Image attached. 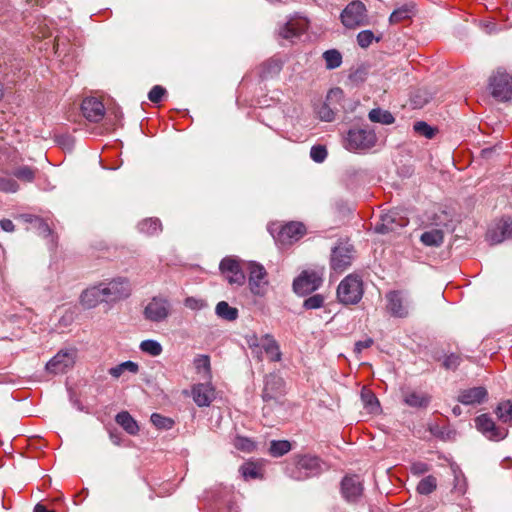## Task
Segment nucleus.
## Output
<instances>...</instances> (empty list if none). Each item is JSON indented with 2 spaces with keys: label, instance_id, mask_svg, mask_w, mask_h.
I'll return each instance as SVG.
<instances>
[{
  "label": "nucleus",
  "instance_id": "473e14b6",
  "mask_svg": "<svg viewBox=\"0 0 512 512\" xmlns=\"http://www.w3.org/2000/svg\"><path fill=\"white\" fill-rule=\"evenodd\" d=\"M216 315L226 321H235L238 318V309L230 306L226 301H220L215 307Z\"/></svg>",
  "mask_w": 512,
  "mask_h": 512
},
{
  "label": "nucleus",
  "instance_id": "864d4df0",
  "mask_svg": "<svg viewBox=\"0 0 512 512\" xmlns=\"http://www.w3.org/2000/svg\"><path fill=\"white\" fill-rule=\"evenodd\" d=\"M310 157L317 163L323 162L327 157V150L323 145H314L310 150Z\"/></svg>",
  "mask_w": 512,
  "mask_h": 512
},
{
  "label": "nucleus",
  "instance_id": "6e6552de",
  "mask_svg": "<svg viewBox=\"0 0 512 512\" xmlns=\"http://www.w3.org/2000/svg\"><path fill=\"white\" fill-rule=\"evenodd\" d=\"M170 311L169 300L161 296H155L145 306L143 316L150 322L160 323L168 318Z\"/></svg>",
  "mask_w": 512,
  "mask_h": 512
},
{
  "label": "nucleus",
  "instance_id": "4468645a",
  "mask_svg": "<svg viewBox=\"0 0 512 512\" xmlns=\"http://www.w3.org/2000/svg\"><path fill=\"white\" fill-rule=\"evenodd\" d=\"M322 284L321 276L315 271H304L293 282V289L297 294L306 295L317 290Z\"/></svg>",
  "mask_w": 512,
  "mask_h": 512
},
{
  "label": "nucleus",
  "instance_id": "a878e982",
  "mask_svg": "<svg viewBox=\"0 0 512 512\" xmlns=\"http://www.w3.org/2000/svg\"><path fill=\"white\" fill-rule=\"evenodd\" d=\"M263 351L266 353L270 361L279 362L282 358L279 344L270 334L262 336L261 354Z\"/></svg>",
  "mask_w": 512,
  "mask_h": 512
},
{
  "label": "nucleus",
  "instance_id": "7c9ffc66",
  "mask_svg": "<svg viewBox=\"0 0 512 512\" xmlns=\"http://www.w3.org/2000/svg\"><path fill=\"white\" fill-rule=\"evenodd\" d=\"M283 62L279 58H270L261 66V77L269 78L278 75L282 70Z\"/></svg>",
  "mask_w": 512,
  "mask_h": 512
},
{
  "label": "nucleus",
  "instance_id": "69168bd1",
  "mask_svg": "<svg viewBox=\"0 0 512 512\" xmlns=\"http://www.w3.org/2000/svg\"><path fill=\"white\" fill-rule=\"evenodd\" d=\"M110 439L115 445H120V436L118 434H115L113 432H110Z\"/></svg>",
  "mask_w": 512,
  "mask_h": 512
},
{
  "label": "nucleus",
  "instance_id": "ddd939ff",
  "mask_svg": "<svg viewBox=\"0 0 512 512\" xmlns=\"http://www.w3.org/2000/svg\"><path fill=\"white\" fill-rule=\"evenodd\" d=\"M219 268L229 284L242 286L245 283L246 277L237 259L225 257L220 262Z\"/></svg>",
  "mask_w": 512,
  "mask_h": 512
},
{
  "label": "nucleus",
  "instance_id": "338daca9",
  "mask_svg": "<svg viewBox=\"0 0 512 512\" xmlns=\"http://www.w3.org/2000/svg\"><path fill=\"white\" fill-rule=\"evenodd\" d=\"M452 411H453V414L456 416L461 414V409L459 406H455Z\"/></svg>",
  "mask_w": 512,
  "mask_h": 512
},
{
  "label": "nucleus",
  "instance_id": "49530a36",
  "mask_svg": "<svg viewBox=\"0 0 512 512\" xmlns=\"http://www.w3.org/2000/svg\"><path fill=\"white\" fill-rule=\"evenodd\" d=\"M36 169L29 166H21L13 171V175L23 182H33L35 179Z\"/></svg>",
  "mask_w": 512,
  "mask_h": 512
},
{
  "label": "nucleus",
  "instance_id": "6e6d98bb",
  "mask_svg": "<svg viewBox=\"0 0 512 512\" xmlns=\"http://www.w3.org/2000/svg\"><path fill=\"white\" fill-rule=\"evenodd\" d=\"M184 305L186 308L191 310H201L207 306V303L203 299L195 298V297H187L184 300Z\"/></svg>",
  "mask_w": 512,
  "mask_h": 512
},
{
  "label": "nucleus",
  "instance_id": "4be33fe9",
  "mask_svg": "<svg viewBox=\"0 0 512 512\" xmlns=\"http://www.w3.org/2000/svg\"><path fill=\"white\" fill-rule=\"evenodd\" d=\"M408 224L406 218L400 217L397 212H389L381 217V222L376 225L375 230L379 233H389L398 227L402 228Z\"/></svg>",
  "mask_w": 512,
  "mask_h": 512
},
{
  "label": "nucleus",
  "instance_id": "f257e3e1",
  "mask_svg": "<svg viewBox=\"0 0 512 512\" xmlns=\"http://www.w3.org/2000/svg\"><path fill=\"white\" fill-rule=\"evenodd\" d=\"M321 461L316 456L302 455L294 458L286 467V474L295 480H304L320 474Z\"/></svg>",
  "mask_w": 512,
  "mask_h": 512
},
{
  "label": "nucleus",
  "instance_id": "0e129e2a",
  "mask_svg": "<svg viewBox=\"0 0 512 512\" xmlns=\"http://www.w3.org/2000/svg\"><path fill=\"white\" fill-rule=\"evenodd\" d=\"M34 512H55L54 510H48L45 505L38 503L34 507Z\"/></svg>",
  "mask_w": 512,
  "mask_h": 512
},
{
  "label": "nucleus",
  "instance_id": "3c124183",
  "mask_svg": "<svg viewBox=\"0 0 512 512\" xmlns=\"http://www.w3.org/2000/svg\"><path fill=\"white\" fill-rule=\"evenodd\" d=\"M234 446L238 450L245 452H252L255 449V443L251 439L241 436L235 438Z\"/></svg>",
  "mask_w": 512,
  "mask_h": 512
},
{
  "label": "nucleus",
  "instance_id": "cd10ccee",
  "mask_svg": "<svg viewBox=\"0 0 512 512\" xmlns=\"http://www.w3.org/2000/svg\"><path fill=\"white\" fill-rule=\"evenodd\" d=\"M430 396L423 392L410 391L405 393L404 402L414 408H424L430 403Z\"/></svg>",
  "mask_w": 512,
  "mask_h": 512
},
{
  "label": "nucleus",
  "instance_id": "f03ea898",
  "mask_svg": "<svg viewBox=\"0 0 512 512\" xmlns=\"http://www.w3.org/2000/svg\"><path fill=\"white\" fill-rule=\"evenodd\" d=\"M99 284L106 303H115L127 299L132 293L131 282L126 277H116Z\"/></svg>",
  "mask_w": 512,
  "mask_h": 512
},
{
  "label": "nucleus",
  "instance_id": "412c9836",
  "mask_svg": "<svg viewBox=\"0 0 512 512\" xmlns=\"http://www.w3.org/2000/svg\"><path fill=\"white\" fill-rule=\"evenodd\" d=\"M81 111L86 120L94 123L101 121L105 115L103 103L94 97L83 100Z\"/></svg>",
  "mask_w": 512,
  "mask_h": 512
},
{
  "label": "nucleus",
  "instance_id": "bf43d9fd",
  "mask_svg": "<svg viewBox=\"0 0 512 512\" xmlns=\"http://www.w3.org/2000/svg\"><path fill=\"white\" fill-rule=\"evenodd\" d=\"M454 473V488L461 494H464L466 491V483L463 475L461 472H457L455 469H453Z\"/></svg>",
  "mask_w": 512,
  "mask_h": 512
},
{
  "label": "nucleus",
  "instance_id": "ea45409f",
  "mask_svg": "<svg viewBox=\"0 0 512 512\" xmlns=\"http://www.w3.org/2000/svg\"><path fill=\"white\" fill-rule=\"evenodd\" d=\"M437 488V479L432 476H426L423 479L420 480V482L417 485V492L421 495H429L433 491H435Z\"/></svg>",
  "mask_w": 512,
  "mask_h": 512
},
{
  "label": "nucleus",
  "instance_id": "c85d7f7f",
  "mask_svg": "<svg viewBox=\"0 0 512 512\" xmlns=\"http://www.w3.org/2000/svg\"><path fill=\"white\" fill-rule=\"evenodd\" d=\"M494 413L502 424L512 426V400L499 402Z\"/></svg>",
  "mask_w": 512,
  "mask_h": 512
},
{
  "label": "nucleus",
  "instance_id": "8fccbe9b",
  "mask_svg": "<svg viewBox=\"0 0 512 512\" xmlns=\"http://www.w3.org/2000/svg\"><path fill=\"white\" fill-rule=\"evenodd\" d=\"M19 190V184L16 180L8 176H0V192L16 193Z\"/></svg>",
  "mask_w": 512,
  "mask_h": 512
},
{
  "label": "nucleus",
  "instance_id": "a211bd4d",
  "mask_svg": "<svg viewBox=\"0 0 512 512\" xmlns=\"http://www.w3.org/2000/svg\"><path fill=\"white\" fill-rule=\"evenodd\" d=\"M307 28L308 20L305 17L294 15L280 29V35L285 39L293 40L303 34Z\"/></svg>",
  "mask_w": 512,
  "mask_h": 512
},
{
  "label": "nucleus",
  "instance_id": "6ab92c4d",
  "mask_svg": "<svg viewBox=\"0 0 512 512\" xmlns=\"http://www.w3.org/2000/svg\"><path fill=\"white\" fill-rule=\"evenodd\" d=\"M342 97L343 91L340 88H334L329 91L326 101L317 109V114L322 121L331 122L335 119L337 108L332 106V102Z\"/></svg>",
  "mask_w": 512,
  "mask_h": 512
},
{
  "label": "nucleus",
  "instance_id": "f3484780",
  "mask_svg": "<svg viewBox=\"0 0 512 512\" xmlns=\"http://www.w3.org/2000/svg\"><path fill=\"white\" fill-rule=\"evenodd\" d=\"M341 493L346 501L358 502L363 494V484L359 476H345L341 482Z\"/></svg>",
  "mask_w": 512,
  "mask_h": 512
},
{
  "label": "nucleus",
  "instance_id": "1a4fd4ad",
  "mask_svg": "<svg viewBox=\"0 0 512 512\" xmlns=\"http://www.w3.org/2000/svg\"><path fill=\"white\" fill-rule=\"evenodd\" d=\"M341 21L347 28H355L365 25L367 22V10L361 1H352L341 13Z\"/></svg>",
  "mask_w": 512,
  "mask_h": 512
},
{
  "label": "nucleus",
  "instance_id": "09e8293b",
  "mask_svg": "<svg viewBox=\"0 0 512 512\" xmlns=\"http://www.w3.org/2000/svg\"><path fill=\"white\" fill-rule=\"evenodd\" d=\"M248 347L252 350V353L261 360V345L262 336L258 337L255 333L246 335L245 337Z\"/></svg>",
  "mask_w": 512,
  "mask_h": 512
},
{
  "label": "nucleus",
  "instance_id": "dca6fc26",
  "mask_svg": "<svg viewBox=\"0 0 512 512\" xmlns=\"http://www.w3.org/2000/svg\"><path fill=\"white\" fill-rule=\"evenodd\" d=\"M284 392V380L276 373L265 376L262 399L265 402L277 400Z\"/></svg>",
  "mask_w": 512,
  "mask_h": 512
},
{
  "label": "nucleus",
  "instance_id": "f704fd0d",
  "mask_svg": "<svg viewBox=\"0 0 512 512\" xmlns=\"http://www.w3.org/2000/svg\"><path fill=\"white\" fill-rule=\"evenodd\" d=\"M368 118L371 122L384 125H390L395 121L394 116L389 111L380 108L372 109L368 114Z\"/></svg>",
  "mask_w": 512,
  "mask_h": 512
},
{
  "label": "nucleus",
  "instance_id": "c9c22d12",
  "mask_svg": "<svg viewBox=\"0 0 512 512\" xmlns=\"http://www.w3.org/2000/svg\"><path fill=\"white\" fill-rule=\"evenodd\" d=\"M138 230L146 235H155L162 230V225L158 218H148L138 224Z\"/></svg>",
  "mask_w": 512,
  "mask_h": 512
},
{
  "label": "nucleus",
  "instance_id": "bb28decb",
  "mask_svg": "<svg viewBox=\"0 0 512 512\" xmlns=\"http://www.w3.org/2000/svg\"><path fill=\"white\" fill-rule=\"evenodd\" d=\"M115 421L130 435H136L139 432L137 421L127 411L119 412Z\"/></svg>",
  "mask_w": 512,
  "mask_h": 512
},
{
  "label": "nucleus",
  "instance_id": "5701e85b",
  "mask_svg": "<svg viewBox=\"0 0 512 512\" xmlns=\"http://www.w3.org/2000/svg\"><path fill=\"white\" fill-rule=\"evenodd\" d=\"M192 398L199 407H206L215 398V390L209 383L195 384L191 390Z\"/></svg>",
  "mask_w": 512,
  "mask_h": 512
},
{
  "label": "nucleus",
  "instance_id": "a18cd8bd",
  "mask_svg": "<svg viewBox=\"0 0 512 512\" xmlns=\"http://www.w3.org/2000/svg\"><path fill=\"white\" fill-rule=\"evenodd\" d=\"M323 58L326 62V67L328 69H335L339 67L342 63V56L340 52L335 49H331L324 52Z\"/></svg>",
  "mask_w": 512,
  "mask_h": 512
},
{
  "label": "nucleus",
  "instance_id": "603ef678",
  "mask_svg": "<svg viewBox=\"0 0 512 512\" xmlns=\"http://www.w3.org/2000/svg\"><path fill=\"white\" fill-rule=\"evenodd\" d=\"M374 39V33L370 30H363L357 35V43L362 48H367L370 46Z\"/></svg>",
  "mask_w": 512,
  "mask_h": 512
},
{
  "label": "nucleus",
  "instance_id": "c03bdc74",
  "mask_svg": "<svg viewBox=\"0 0 512 512\" xmlns=\"http://www.w3.org/2000/svg\"><path fill=\"white\" fill-rule=\"evenodd\" d=\"M413 129L415 133L418 135L424 136L427 139H432L436 135L437 129L430 126L425 121H417L413 125Z\"/></svg>",
  "mask_w": 512,
  "mask_h": 512
},
{
  "label": "nucleus",
  "instance_id": "37998d69",
  "mask_svg": "<svg viewBox=\"0 0 512 512\" xmlns=\"http://www.w3.org/2000/svg\"><path fill=\"white\" fill-rule=\"evenodd\" d=\"M241 475L244 479H257L261 476L260 473V467L253 463V462H247L244 463L240 469H239Z\"/></svg>",
  "mask_w": 512,
  "mask_h": 512
},
{
  "label": "nucleus",
  "instance_id": "423d86ee",
  "mask_svg": "<svg viewBox=\"0 0 512 512\" xmlns=\"http://www.w3.org/2000/svg\"><path fill=\"white\" fill-rule=\"evenodd\" d=\"M489 86L494 98L500 101H508L512 98V76L504 70L498 69L490 77Z\"/></svg>",
  "mask_w": 512,
  "mask_h": 512
},
{
  "label": "nucleus",
  "instance_id": "774afa93",
  "mask_svg": "<svg viewBox=\"0 0 512 512\" xmlns=\"http://www.w3.org/2000/svg\"><path fill=\"white\" fill-rule=\"evenodd\" d=\"M4 96V86L2 84V82L0 81V100L3 98Z\"/></svg>",
  "mask_w": 512,
  "mask_h": 512
},
{
  "label": "nucleus",
  "instance_id": "f8f14e48",
  "mask_svg": "<svg viewBox=\"0 0 512 512\" xmlns=\"http://www.w3.org/2000/svg\"><path fill=\"white\" fill-rule=\"evenodd\" d=\"M487 240L491 244H499L512 238V214L503 216L496 221L487 231Z\"/></svg>",
  "mask_w": 512,
  "mask_h": 512
},
{
  "label": "nucleus",
  "instance_id": "72a5a7b5",
  "mask_svg": "<svg viewBox=\"0 0 512 512\" xmlns=\"http://www.w3.org/2000/svg\"><path fill=\"white\" fill-rule=\"evenodd\" d=\"M139 370V366L137 363L133 362V361H125V362H122L114 367H111L109 370H108V373L113 377V378H120L121 376H123L126 372H129L131 374H136Z\"/></svg>",
  "mask_w": 512,
  "mask_h": 512
},
{
  "label": "nucleus",
  "instance_id": "5fc2aeb1",
  "mask_svg": "<svg viewBox=\"0 0 512 512\" xmlns=\"http://www.w3.org/2000/svg\"><path fill=\"white\" fill-rule=\"evenodd\" d=\"M324 303V297L321 294H315L305 299L303 306L304 308L310 309H318L322 307Z\"/></svg>",
  "mask_w": 512,
  "mask_h": 512
},
{
  "label": "nucleus",
  "instance_id": "e433bc0d",
  "mask_svg": "<svg viewBox=\"0 0 512 512\" xmlns=\"http://www.w3.org/2000/svg\"><path fill=\"white\" fill-rule=\"evenodd\" d=\"M361 399L364 404V407L370 412V413H376L379 408L380 404L375 396V394L366 388H363L361 391Z\"/></svg>",
  "mask_w": 512,
  "mask_h": 512
},
{
  "label": "nucleus",
  "instance_id": "13d9d810",
  "mask_svg": "<svg viewBox=\"0 0 512 512\" xmlns=\"http://www.w3.org/2000/svg\"><path fill=\"white\" fill-rule=\"evenodd\" d=\"M430 469V465L422 461L413 462L410 466V471L415 476L423 475L429 472Z\"/></svg>",
  "mask_w": 512,
  "mask_h": 512
},
{
  "label": "nucleus",
  "instance_id": "4d7b16f0",
  "mask_svg": "<svg viewBox=\"0 0 512 512\" xmlns=\"http://www.w3.org/2000/svg\"><path fill=\"white\" fill-rule=\"evenodd\" d=\"M165 94V88L160 85H155L148 93V98L152 103H159Z\"/></svg>",
  "mask_w": 512,
  "mask_h": 512
},
{
  "label": "nucleus",
  "instance_id": "a19ab883",
  "mask_svg": "<svg viewBox=\"0 0 512 512\" xmlns=\"http://www.w3.org/2000/svg\"><path fill=\"white\" fill-rule=\"evenodd\" d=\"M140 350L143 353H146L150 356L156 357L162 353L163 348H162V345L160 344V342L153 340V339H148V340H144L140 343Z\"/></svg>",
  "mask_w": 512,
  "mask_h": 512
},
{
  "label": "nucleus",
  "instance_id": "58836bf2",
  "mask_svg": "<svg viewBox=\"0 0 512 512\" xmlns=\"http://www.w3.org/2000/svg\"><path fill=\"white\" fill-rule=\"evenodd\" d=\"M193 364L198 374H203L204 378H208L210 376L211 367L209 356L197 355L193 360Z\"/></svg>",
  "mask_w": 512,
  "mask_h": 512
},
{
  "label": "nucleus",
  "instance_id": "2eb2a0df",
  "mask_svg": "<svg viewBox=\"0 0 512 512\" xmlns=\"http://www.w3.org/2000/svg\"><path fill=\"white\" fill-rule=\"evenodd\" d=\"M249 288L254 295H263L268 285L265 268L257 263L249 264Z\"/></svg>",
  "mask_w": 512,
  "mask_h": 512
},
{
  "label": "nucleus",
  "instance_id": "c756f323",
  "mask_svg": "<svg viewBox=\"0 0 512 512\" xmlns=\"http://www.w3.org/2000/svg\"><path fill=\"white\" fill-rule=\"evenodd\" d=\"M420 240L425 246L438 247L444 241V233L441 229H431L423 232Z\"/></svg>",
  "mask_w": 512,
  "mask_h": 512
},
{
  "label": "nucleus",
  "instance_id": "e2e57ef3",
  "mask_svg": "<svg viewBox=\"0 0 512 512\" xmlns=\"http://www.w3.org/2000/svg\"><path fill=\"white\" fill-rule=\"evenodd\" d=\"M0 227L6 232L14 231V224L10 219L0 220Z\"/></svg>",
  "mask_w": 512,
  "mask_h": 512
},
{
  "label": "nucleus",
  "instance_id": "2f4dec72",
  "mask_svg": "<svg viewBox=\"0 0 512 512\" xmlns=\"http://www.w3.org/2000/svg\"><path fill=\"white\" fill-rule=\"evenodd\" d=\"M414 15V6L412 4H404L395 9L389 18L391 24H398L404 20L411 19Z\"/></svg>",
  "mask_w": 512,
  "mask_h": 512
},
{
  "label": "nucleus",
  "instance_id": "aec40b11",
  "mask_svg": "<svg viewBox=\"0 0 512 512\" xmlns=\"http://www.w3.org/2000/svg\"><path fill=\"white\" fill-rule=\"evenodd\" d=\"M306 227L301 222H290L284 225L278 233L277 240L283 245L292 244L302 238Z\"/></svg>",
  "mask_w": 512,
  "mask_h": 512
},
{
  "label": "nucleus",
  "instance_id": "b1692460",
  "mask_svg": "<svg viewBox=\"0 0 512 512\" xmlns=\"http://www.w3.org/2000/svg\"><path fill=\"white\" fill-rule=\"evenodd\" d=\"M487 397L486 388L479 386L462 390L458 395V401L463 405H478L485 402Z\"/></svg>",
  "mask_w": 512,
  "mask_h": 512
},
{
  "label": "nucleus",
  "instance_id": "9b49d317",
  "mask_svg": "<svg viewBox=\"0 0 512 512\" xmlns=\"http://www.w3.org/2000/svg\"><path fill=\"white\" fill-rule=\"evenodd\" d=\"M76 357V348L62 349L46 364V370L52 374L65 373L74 366Z\"/></svg>",
  "mask_w": 512,
  "mask_h": 512
},
{
  "label": "nucleus",
  "instance_id": "052dcab7",
  "mask_svg": "<svg viewBox=\"0 0 512 512\" xmlns=\"http://www.w3.org/2000/svg\"><path fill=\"white\" fill-rule=\"evenodd\" d=\"M460 362H461L460 356H458L456 354H450L445 357V359L443 361V365L447 369L454 370L459 366Z\"/></svg>",
  "mask_w": 512,
  "mask_h": 512
},
{
  "label": "nucleus",
  "instance_id": "39448f33",
  "mask_svg": "<svg viewBox=\"0 0 512 512\" xmlns=\"http://www.w3.org/2000/svg\"><path fill=\"white\" fill-rule=\"evenodd\" d=\"M386 310L395 318H406L410 313L411 301L408 296L399 290L389 291L385 295Z\"/></svg>",
  "mask_w": 512,
  "mask_h": 512
},
{
  "label": "nucleus",
  "instance_id": "680f3d73",
  "mask_svg": "<svg viewBox=\"0 0 512 512\" xmlns=\"http://www.w3.org/2000/svg\"><path fill=\"white\" fill-rule=\"evenodd\" d=\"M373 344V340L371 338H367L365 340H361L355 343L354 351L356 353H361L364 349L371 347Z\"/></svg>",
  "mask_w": 512,
  "mask_h": 512
},
{
  "label": "nucleus",
  "instance_id": "393cba45",
  "mask_svg": "<svg viewBox=\"0 0 512 512\" xmlns=\"http://www.w3.org/2000/svg\"><path fill=\"white\" fill-rule=\"evenodd\" d=\"M101 302H104V299L99 283L88 287L80 295V303L85 309L95 308Z\"/></svg>",
  "mask_w": 512,
  "mask_h": 512
},
{
  "label": "nucleus",
  "instance_id": "0eeeda50",
  "mask_svg": "<svg viewBox=\"0 0 512 512\" xmlns=\"http://www.w3.org/2000/svg\"><path fill=\"white\" fill-rule=\"evenodd\" d=\"M355 257L353 245L349 243H339L332 250L330 265L331 269L336 273H343L347 270Z\"/></svg>",
  "mask_w": 512,
  "mask_h": 512
},
{
  "label": "nucleus",
  "instance_id": "20e7f679",
  "mask_svg": "<svg viewBox=\"0 0 512 512\" xmlns=\"http://www.w3.org/2000/svg\"><path fill=\"white\" fill-rule=\"evenodd\" d=\"M377 137L374 130L369 128L350 129L345 138V147L349 151H365L375 146Z\"/></svg>",
  "mask_w": 512,
  "mask_h": 512
},
{
  "label": "nucleus",
  "instance_id": "9d476101",
  "mask_svg": "<svg viewBox=\"0 0 512 512\" xmlns=\"http://www.w3.org/2000/svg\"><path fill=\"white\" fill-rule=\"evenodd\" d=\"M474 421L477 430L491 441H501L508 436V429L496 425L489 414H481Z\"/></svg>",
  "mask_w": 512,
  "mask_h": 512
},
{
  "label": "nucleus",
  "instance_id": "7ed1b4c3",
  "mask_svg": "<svg viewBox=\"0 0 512 512\" xmlns=\"http://www.w3.org/2000/svg\"><path fill=\"white\" fill-rule=\"evenodd\" d=\"M362 279L354 274L346 276L338 285L337 297L345 305L357 304L363 297Z\"/></svg>",
  "mask_w": 512,
  "mask_h": 512
},
{
  "label": "nucleus",
  "instance_id": "4c0bfd02",
  "mask_svg": "<svg viewBox=\"0 0 512 512\" xmlns=\"http://www.w3.org/2000/svg\"><path fill=\"white\" fill-rule=\"evenodd\" d=\"M292 446L288 440H273L270 442L269 454L272 457H281L291 450Z\"/></svg>",
  "mask_w": 512,
  "mask_h": 512
},
{
  "label": "nucleus",
  "instance_id": "79ce46f5",
  "mask_svg": "<svg viewBox=\"0 0 512 512\" xmlns=\"http://www.w3.org/2000/svg\"><path fill=\"white\" fill-rule=\"evenodd\" d=\"M24 217L27 222L33 224L37 228L40 235L43 237H48L51 235V229L49 225L42 218L32 215H25Z\"/></svg>",
  "mask_w": 512,
  "mask_h": 512
},
{
  "label": "nucleus",
  "instance_id": "de8ad7c7",
  "mask_svg": "<svg viewBox=\"0 0 512 512\" xmlns=\"http://www.w3.org/2000/svg\"><path fill=\"white\" fill-rule=\"evenodd\" d=\"M152 424L161 430H169L174 426V421L166 416H163L159 413H153L150 417Z\"/></svg>",
  "mask_w": 512,
  "mask_h": 512
}]
</instances>
